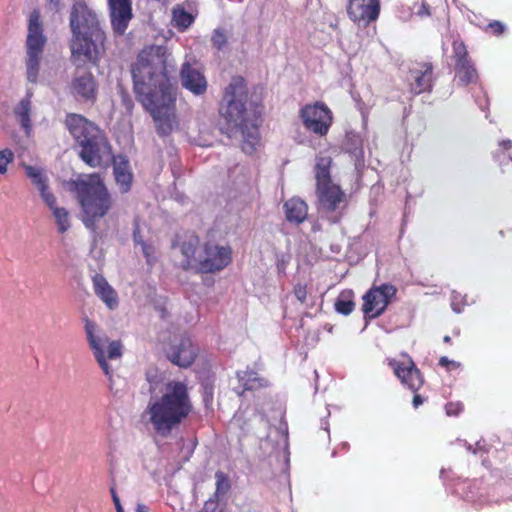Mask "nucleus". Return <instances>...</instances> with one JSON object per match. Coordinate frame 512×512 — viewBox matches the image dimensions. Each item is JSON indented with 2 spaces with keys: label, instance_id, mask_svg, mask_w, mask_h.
Wrapping results in <instances>:
<instances>
[{
  "label": "nucleus",
  "instance_id": "obj_1",
  "mask_svg": "<svg viewBox=\"0 0 512 512\" xmlns=\"http://www.w3.org/2000/svg\"><path fill=\"white\" fill-rule=\"evenodd\" d=\"M174 60L164 46L143 49L132 66L137 100L152 116L159 135L167 136L178 129L176 87L172 82Z\"/></svg>",
  "mask_w": 512,
  "mask_h": 512
},
{
  "label": "nucleus",
  "instance_id": "obj_2",
  "mask_svg": "<svg viewBox=\"0 0 512 512\" xmlns=\"http://www.w3.org/2000/svg\"><path fill=\"white\" fill-rule=\"evenodd\" d=\"M66 126L81 147V159L91 167H98L113 160L114 175L121 192L130 190L132 173L127 159L118 155L112 156L111 146L100 129L81 115L69 114Z\"/></svg>",
  "mask_w": 512,
  "mask_h": 512
},
{
  "label": "nucleus",
  "instance_id": "obj_3",
  "mask_svg": "<svg viewBox=\"0 0 512 512\" xmlns=\"http://www.w3.org/2000/svg\"><path fill=\"white\" fill-rule=\"evenodd\" d=\"M230 137L239 135L242 150L246 154L254 153L260 146V119L252 104L248 101V92L244 78L233 77L226 87L220 107Z\"/></svg>",
  "mask_w": 512,
  "mask_h": 512
},
{
  "label": "nucleus",
  "instance_id": "obj_4",
  "mask_svg": "<svg viewBox=\"0 0 512 512\" xmlns=\"http://www.w3.org/2000/svg\"><path fill=\"white\" fill-rule=\"evenodd\" d=\"M191 408L186 385L169 381L164 384L161 396H151L143 418L156 434L167 437L189 415Z\"/></svg>",
  "mask_w": 512,
  "mask_h": 512
},
{
  "label": "nucleus",
  "instance_id": "obj_5",
  "mask_svg": "<svg viewBox=\"0 0 512 512\" xmlns=\"http://www.w3.org/2000/svg\"><path fill=\"white\" fill-rule=\"evenodd\" d=\"M199 238L195 234L187 235L179 241L178 250L181 255L179 265L184 270L198 273H215L226 268L232 260L229 246L207 242L199 250Z\"/></svg>",
  "mask_w": 512,
  "mask_h": 512
},
{
  "label": "nucleus",
  "instance_id": "obj_6",
  "mask_svg": "<svg viewBox=\"0 0 512 512\" xmlns=\"http://www.w3.org/2000/svg\"><path fill=\"white\" fill-rule=\"evenodd\" d=\"M75 192L83 210L84 225L96 230V222L104 217L112 206L111 197L99 175L91 174L75 181Z\"/></svg>",
  "mask_w": 512,
  "mask_h": 512
},
{
  "label": "nucleus",
  "instance_id": "obj_7",
  "mask_svg": "<svg viewBox=\"0 0 512 512\" xmlns=\"http://www.w3.org/2000/svg\"><path fill=\"white\" fill-rule=\"evenodd\" d=\"M84 331L92 354L109 380L113 376V368L108 360H118L123 355V345L118 340L110 341L100 327L88 317H83Z\"/></svg>",
  "mask_w": 512,
  "mask_h": 512
},
{
  "label": "nucleus",
  "instance_id": "obj_8",
  "mask_svg": "<svg viewBox=\"0 0 512 512\" xmlns=\"http://www.w3.org/2000/svg\"><path fill=\"white\" fill-rule=\"evenodd\" d=\"M47 38L44 35L43 25L37 11L30 14L28 32L25 43V78L29 84L35 85L40 82L41 61Z\"/></svg>",
  "mask_w": 512,
  "mask_h": 512
},
{
  "label": "nucleus",
  "instance_id": "obj_9",
  "mask_svg": "<svg viewBox=\"0 0 512 512\" xmlns=\"http://www.w3.org/2000/svg\"><path fill=\"white\" fill-rule=\"evenodd\" d=\"M105 34L72 33L70 41L71 62L77 68L87 63L97 65L105 53Z\"/></svg>",
  "mask_w": 512,
  "mask_h": 512
},
{
  "label": "nucleus",
  "instance_id": "obj_10",
  "mask_svg": "<svg viewBox=\"0 0 512 512\" xmlns=\"http://www.w3.org/2000/svg\"><path fill=\"white\" fill-rule=\"evenodd\" d=\"M303 126L317 136H325L333 121L332 111L322 102L307 104L300 110Z\"/></svg>",
  "mask_w": 512,
  "mask_h": 512
},
{
  "label": "nucleus",
  "instance_id": "obj_11",
  "mask_svg": "<svg viewBox=\"0 0 512 512\" xmlns=\"http://www.w3.org/2000/svg\"><path fill=\"white\" fill-rule=\"evenodd\" d=\"M72 33L105 34L100 26L98 15L85 2H76L70 15Z\"/></svg>",
  "mask_w": 512,
  "mask_h": 512
},
{
  "label": "nucleus",
  "instance_id": "obj_12",
  "mask_svg": "<svg viewBox=\"0 0 512 512\" xmlns=\"http://www.w3.org/2000/svg\"><path fill=\"white\" fill-rule=\"evenodd\" d=\"M395 293V287L389 284L370 289L363 297L364 314L370 318L381 315Z\"/></svg>",
  "mask_w": 512,
  "mask_h": 512
},
{
  "label": "nucleus",
  "instance_id": "obj_13",
  "mask_svg": "<svg viewBox=\"0 0 512 512\" xmlns=\"http://www.w3.org/2000/svg\"><path fill=\"white\" fill-rule=\"evenodd\" d=\"M389 365L401 383L413 392L418 391L423 385V378L412 359L404 356L402 360H390Z\"/></svg>",
  "mask_w": 512,
  "mask_h": 512
},
{
  "label": "nucleus",
  "instance_id": "obj_14",
  "mask_svg": "<svg viewBox=\"0 0 512 512\" xmlns=\"http://www.w3.org/2000/svg\"><path fill=\"white\" fill-rule=\"evenodd\" d=\"M347 12L353 22L367 25L378 18L380 2L379 0H350Z\"/></svg>",
  "mask_w": 512,
  "mask_h": 512
},
{
  "label": "nucleus",
  "instance_id": "obj_15",
  "mask_svg": "<svg viewBox=\"0 0 512 512\" xmlns=\"http://www.w3.org/2000/svg\"><path fill=\"white\" fill-rule=\"evenodd\" d=\"M113 30L122 35L126 31L132 14V0H108Z\"/></svg>",
  "mask_w": 512,
  "mask_h": 512
},
{
  "label": "nucleus",
  "instance_id": "obj_16",
  "mask_svg": "<svg viewBox=\"0 0 512 512\" xmlns=\"http://www.w3.org/2000/svg\"><path fill=\"white\" fill-rule=\"evenodd\" d=\"M316 192L320 208L326 212H334L345 206V194L334 183L316 187Z\"/></svg>",
  "mask_w": 512,
  "mask_h": 512
},
{
  "label": "nucleus",
  "instance_id": "obj_17",
  "mask_svg": "<svg viewBox=\"0 0 512 512\" xmlns=\"http://www.w3.org/2000/svg\"><path fill=\"white\" fill-rule=\"evenodd\" d=\"M167 356L172 363L185 368L193 363L196 357V349L189 337L180 336L167 351Z\"/></svg>",
  "mask_w": 512,
  "mask_h": 512
},
{
  "label": "nucleus",
  "instance_id": "obj_18",
  "mask_svg": "<svg viewBox=\"0 0 512 512\" xmlns=\"http://www.w3.org/2000/svg\"><path fill=\"white\" fill-rule=\"evenodd\" d=\"M20 166L23 168L26 177L30 180L31 184L36 188L42 201L50 199L54 193L49 186L48 174L42 166L29 165L21 162Z\"/></svg>",
  "mask_w": 512,
  "mask_h": 512
},
{
  "label": "nucleus",
  "instance_id": "obj_19",
  "mask_svg": "<svg viewBox=\"0 0 512 512\" xmlns=\"http://www.w3.org/2000/svg\"><path fill=\"white\" fill-rule=\"evenodd\" d=\"M182 86L194 95H202L206 92L207 81L202 72L189 62L182 65L180 71Z\"/></svg>",
  "mask_w": 512,
  "mask_h": 512
},
{
  "label": "nucleus",
  "instance_id": "obj_20",
  "mask_svg": "<svg viewBox=\"0 0 512 512\" xmlns=\"http://www.w3.org/2000/svg\"><path fill=\"white\" fill-rule=\"evenodd\" d=\"M34 90L28 87L25 96L13 107L14 117L26 136L32 133V98Z\"/></svg>",
  "mask_w": 512,
  "mask_h": 512
},
{
  "label": "nucleus",
  "instance_id": "obj_21",
  "mask_svg": "<svg viewBox=\"0 0 512 512\" xmlns=\"http://www.w3.org/2000/svg\"><path fill=\"white\" fill-rule=\"evenodd\" d=\"M409 81L411 91L415 94L430 90L432 87V65L421 63L413 66L410 69Z\"/></svg>",
  "mask_w": 512,
  "mask_h": 512
},
{
  "label": "nucleus",
  "instance_id": "obj_22",
  "mask_svg": "<svg viewBox=\"0 0 512 512\" xmlns=\"http://www.w3.org/2000/svg\"><path fill=\"white\" fill-rule=\"evenodd\" d=\"M93 287L95 294L109 309L113 310L118 307L117 293L102 275L96 274L93 277Z\"/></svg>",
  "mask_w": 512,
  "mask_h": 512
},
{
  "label": "nucleus",
  "instance_id": "obj_23",
  "mask_svg": "<svg viewBox=\"0 0 512 512\" xmlns=\"http://www.w3.org/2000/svg\"><path fill=\"white\" fill-rule=\"evenodd\" d=\"M72 93L78 97L89 100L94 98L96 84L91 73L86 72L74 77L71 84Z\"/></svg>",
  "mask_w": 512,
  "mask_h": 512
},
{
  "label": "nucleus",
  "instance_id": "obj_24",
  "mask_svg": "<svg viewBox=\"0 0 512 512\" xmlns=\"http://www.w3.org/2000/svg\"><path fill=\"white\" fill-rule=\"evenodd\" d=\"M43 203L50 209L58 232L65 233L68 231L71 227L69 212L66 208L57 205L56 196L53 195L50 199L43 201Z\"/></svg>",
  "mask_w": 512,
  "mask_h": 512
},
{
  "label": "nucleus",
  "instance_id": "obj_25",
  "mask_svg": "<svg viewBox=\"0 0 512 512\" xmlns=\"http://www.w3.org/2000/svg\"><path fill=\"white\" fill-rule=\"evenodd\" d=\"M331 164L332 157L330 155L320 153L316 157V163L314 167L316 187L332 183L330 177Z\"/></svg>",
  "mask_w": 512,
  "mask_h": 512
},
{
  "label": "nucleus",
  "instance_id": "obj_26",
  "mask_svg": "<svg viewBox=\"0 0 512 512\" xmlns=\"http://www.w3.org/2000/svg\"><path fill=\"white\" fill-rule=\"evenodd\" d=\"M286 218L289 222L301 223L303 222L308 213L307 204L299 199L292 198L284 204Z\"/></svg>",
  "mask_w": 512,
  "mask_h": 512
},
{
  "label": "nucleus",
  "instance_id": "obj_27",
  "mask_svg": "<svg viewBox=\"0 0 512 512\" xmlns=\"http://www.w3.org/2000/svg\"><path fill=\"white\" fill-rule=\"evenodd\" d=\"M455 78L460 85H468L478 80V73L472 61L455 63Z\"/></svg>",
  "mask_w": 512,
  "mask_h": 512
},
{
  "label": "nucleus",
  "instance_id": "obj_28",
  "mask_svg": "<svg viewBox=\"0 0 512 512\" xmlns=\"http://www.w3.org/2000/svg\"><path fill=\"white\" fill-rule=\"evenodd\" d=\"M237 377L244 390H256L269 384L267 379L259 376L255 371H241L237 373Z\"/></svg>",
  "mask_w": 512,
  "mask_h": 512
},
{
  "label": "nucleus",
  "instance_id": "obj_29",
  "mask_svg": "<svg viewBox=\"0 0 512 512\" xmlns=\"http://www.w3.org/2000/svg\"><path fill=\"white\" fill-rule=\"evenodd\" d=\"M173 22L176 27L185 30L194 22V16L183 8L177 7L173 9Z\"/></svg>",
  "mask_w": 512,
  "mask_h": 512
},
{
  "label": "nucleus",
  "instance_id": "obj_30",
  "mask_svg": "<svg viewBox=\"0 0 512 512\" xmlns=\"http://www.w3.org/2000/svg\"><path fill=\"white\" fill-rule=\"evenodd\" d=\"M354 302L349 298V295L346 293L340 294L335 302V309L338 313L343 315L350 314L354 309Z\"/></svg>",
  "mask_w": 512,
  "mask_h": 512
},
{
  "label": "nucleus",
  "instance_id": "obj_31",
  "mask_svg": "<svg viewBox=\"0 0 512 512\" xmlns=\"http://www.w3.org/2000/svg\"><path fill=\"white\" fill-rule=\"evenodd\" d=\"M134 242L139 245L143 255L145 256L147 263L152 264L155 260V247L151 244L145 243L136 233L134 234Z\"/></svg>",
  "mask_w": 512,
  "mask_h": 512
},
{
  "label": "nucleus",
  "instance_id": "obj_32",
  "mask_svg": "<svg viewBox=\"0 0 512 512\" xmlns=\"http://www.w3.org/2000/svg\"><path fill=\"white\" fill-rule=\"evenodd\" d=\"M346 149L355 157H360L363 154L362 141L358 135L351 134L347 136Z\"/></svg>",
  "mask_w": 512,
  "mask_h": 512
},
{
  "label": "nucleus",
  "instance_id": "obj_33",
  "mask_svg": "<svg viewBox=\"0 0 512 512\" xmlns=\"http://www.w3.org/2000/svg\"><path fill=\"white\" fill-rule=\"evenodd\" d=\"M453 58L455 59V63H466L471 61V59L468 57V52L463 42H453Z\"/></svg>",
  "mask_w": 512,
  "mask_h": 512
},
{
  "label": "nucleus",
  "instance_id": "obj_34",
  "mask_svg": "<svg viewBox=\"0 0 512 512\" xmlns=\"http://www.w3.org/2000/svg\"><path fill=\"white\" fill-rule=\"evenodd\" d=\"M14 152L10 148L0 149V175L8 172L9 165L14 161Z\"/></svg>",
  "mask_w": 512,
  "mask_h": 512
},
{
  "label": "nucleus",
  "instance_id": "obj_35",
  "mask_svg": "<svg viewBox=\"0 0 512 512\" xmlns=\"http://www.w3.org/2000/svg\"><path fill=\"white\" fill-rule=\"evenodd\" d=\"M211 41L213 43V45L218 49H222L225 44H226V36L224 34V32L220 29H216L214 32H213V35H212V38H211Z\"/></svg>",
  "mask_w": 512,
  "mask_h": 512
},
{
  "label": "nucleus",
  "instance_id": "obj_36",
  "mask_svg": "<svg viewBox=\"0 0 512 512\" xmlns=\"http://www.w3.org/2000/svg\"><path fill=\"white\" fill-rule=\"evenodd\" d=\"M464 299L460 293L453 292L451 297V307L453 311L456 313L462 312V307L460 306V302Z\"/></svg>",
  "mask_w": 512,
  "mask_h": 512
},
{
  "label": "nucleus",
  "instance_id": "obj_37",
  "mask_svg": "<svg viewBox=\"0 0 512 512\" xmlns=\"http://www.w3.org/2000/svg\"><path fill=\"white\" fill-rule=\"evenodd\" d=\"M445 408L448 416H456L463 410V405L459 402H451Z\"/></svg>",
  "mask_w": 512,
  "mask_h": 512
},
{
  "label": "nucleus",
  "instance_id": "obj_38",
  "mask_svg": "<svg viewBox=\"0 0 512 512\" xmlns=\"http://www.w3.org/2000/svg\"><path fill=\"white\" fill-rule=\"evenodd\" d=\"M294 295L301 303H304L307 297L306 286L302 284L296 285L294 288Z\"/></svg>",
  "mask_w": 512,
  "mask_h": 512
},
{
  "label": "nucleus",
  "instance_id": "obj_39",
  "mask_svg": "<svg viewBox=\"0 0 512 512\" xmlns=\"http://www.w3.org/2000/svg\"><path fill=\"white\" fill-rule=\"evenodd\" d=\"M155 378H156V376H153L151 372L147 373V380L150 383V392L151 393H154L158 389H160L162 391V388L160 387V383Z\"/></svg>",
  "mask_w": 512,
  "mask_h": 512
},
{
  "label": "nucleus",
  "instance_id": "obj_40",
  "mask_svg": "<svg viewBox=\"0 0 512 512\" xmlns=\"http://www.w3.org/2000/svg\"><path fill=\"white\" fill-rule=\"evenodd\" d=\"M217 478V491H225L228 487L224 475L220 472L216 473Z\"/></svg>",
  "mask_w": 512,
  "mask_h": 512
},
{
  "label": "nucleus",
  "instance_id": "obj_41",
  "mask_svg": "<svg viewBox=\"0 0 512 512\" xmlns=\"http://www.w3.org/2000/svg\"><path fill=\"white\" fill-rule=\"evenodd\" d=\"M489 28L493 31L494 34L500 35L503 33L505 27L501 22L494 21L489 24Z\"/></svg>",
  "mask_w": 512,
  "mask_h": 512
},
{
  "label": "nucleus",
  "instance_id": "obj_42",
  "mask_svg": "<svg viewBox=\"0 0 512 512\" xmlns=\"http://www.w3.org/2000/svg\"><path fill=\"white\" fill-rule=\"evenodd\" d=\"M416 14L421 18L429 16L430 15L429 7L425 3H422L420 5L419 9L417 10Z\"/></svg>",
  "mask_w": 512,
  "mask_h": 512
},
{
  "label": "nucleus",
  "instance_id": "obj_43",
  "mask_svg": "<svg viewBox=\"0 0 512 512\" xmlns=\"http://www.w3.org/2000/svg\"><path fill=\"white\" fill-rule=\"evenodd\" d=\"M110 492H111V496H112L113 503L115 505L116 510H121V508H123V507H122V505L120 503V499L113 487L110 489Z\"/></svg>",
  "mask_w": 512,
  "mask_h": 512
},
{
  "label": "nucleus",
  "instance_id": "obj_44",
  "mask_svg": "<svg viewBox=\"0 0 512 512\" xmlns=\"http://www.w3.org/2000/svg\"><path fill=\"white\" fill-rule=\"evenodd\" d=\"M424 402V399L418 395V394H415L414 397H413V406L414 408H418L420 405H422Z\"/></svg>",
  "mask_w": 512,
  "mask_h": 512
},
{
  "label": "nucleus",
  "instance_id": "obj_45",
  "mask_svg": "<svg viewBox=\"0 0 512 512\" xmlns=\"http://www.w3.org/2000/svg\"><path fill=\"white\" fill-rule=\"evenodd\" d=\"M439 364L441 366H447L448 364H455V362L450 361L447 357H441L439 360Z\"/></svg>",
  "mask_w": 512,
  "mask_h": 512
},
{
  "label": "nucleus",
  "instance_id": "obj_46",
  "mask_svg": "<svg viewBox=\"0 0 512 512\" xmlns=\"http://www.w3.org/2000/svg\"><path fill=\"white\" fill-rule=\"evenodd\" d=\"M136 512H150V511L146 505L139 503L136 506Z\"/></svg>",
  "mask_w": 512,
  "mask_h": 512
},
{
  "label": "nucleus",
  "instance_id": "obj_47",
  "mask_svg": "<svg viewBox=\"0 0 512 512\" xmlns=\"http://www.w3.org/2000/svg\"><path fill=\"white\" fill-rule=\"evenodd\" d=\"M50 2V7L51 9L53 10H58L59 7H60V0H49Z\"/></svg>",
  "mask_w": 512,
  "mask_h": 512
},
{
  "label": "nucleus",
  "instance_id": "obj_48",
  "mask_svg": "<svg viewBox=\"0 0 512 512\" xmlns=\"http://www.w3.org/2000/svg\"><path fill=\"white\" fill-rule=\"evenodd\" d=\"M213 506H215V503H214L213 501H207V502L205 503L204 510H203V511H201V512H208V510H209L210 508H212Z\"/></svg>",
  "mask_w": 512,
  "mask_h": 512
},
{
  "label": "nucleus",
  "instance_id": "obj_49",
  "mask_svg": "<svg viewBox=\"0 0 512 512\" xmlns=\"http://www.w3.org/2000/svg\"><path fill=\"white\" fill-rule=\"evenodd\" d=\"M501 145H502L505 149H508V148H510V147H511L512 142H511L510 140L503 141V142L501 143Z\"/></svg>",
  "mask_w": 512,
  "mask_h": 512
},
{
  "label": "nucleus",
  "instance_id": "obj_50",
  "mask_svg": "<svg viewBox=\"0 0 512 512\" xmlns=\"http://www.w3.org/2000/svg\"><path fill=\"white\" fill-rule=\"evenodd\" d=\"M444 342L449 343L451 341V338L449 336L444 337Z\"/></svg>",
  "mask_w": 512,
  "mask_h": 512
},
{
  "label": "nucleus",
  "instance_id": "obj_51",
  "mask_svg": "<svg viewBox=\"0 0 512 512\" xmlns=\"http://www.w3.org/2000/svg\"><path fill=\"white\" fill-rule=\"evenodd\" d=\"M467 449H468L469 451H472L473 453H475V451H474V450H472V446H471V445H468V446H467Z\"/></svg>",
  "mask_w": 512,
  "mask_h": 512
},
{
  "label": "nucleus",
  "instance_id": "obj_52",
  "mask_svg": "<svg viewBox=\"0 0 512 512\" xmlns=\"http://www.w3.org/2000/svg\"><path fill=\"white\" fill-rule=\"evenodd\" d=\"M117 512H124L123 508H121V510H116Z\"/></svg>",
  "mask_w": 512,
  "mask_h": 512
}]
</instances>
